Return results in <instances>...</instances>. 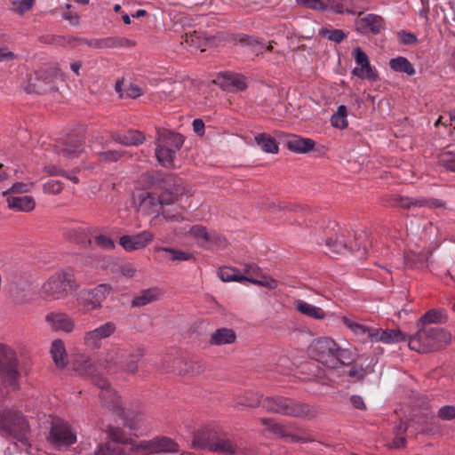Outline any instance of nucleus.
<instances>
[{"label":"nucleus","instance_id":"34","mask_svg":"<svg viewBox=\"0 0 455 455\" xmlns=\"http://www.w3.org/2000/svg\"><path fill=\"white\" fill-rule=\"evenodd\" d=\"M340 320L354 334L362 339L368 338L371 340V334H374V329H371L349 317L341 316Z\"/></svg>","mask_w":455,"mask_h":455},{"label":"nucleus","instance_id":"35","mask_svg":"<svg viewBox=\"0 0 455 455\" xmlns=\"http://www.w3.org/2000/svg\"><path fill=\"white\" fill-rule=\"evenodd\" d=\"M106 433L109 438L107 443H117L121 444H137L128 434L120 427L108 426Z\"/></svg>","mask_w":455,"mask_h":455},{"label":"nucleus","instance_id":"9","mask_svg":"<svg viewBox=\"0 0 455 455\" xmlns=\"http://www.w3.org/2000/svg\"><path fill=\"white\" fill-rule=\"evenodd\" d=\"M0 430L6 435L21 438L28 430L22 414L8 408H0Z\"/></svg>","mask_w":455,"mask_h":455},{"label":"nucleus","instance_id":"44","mask_svg":"<svg viewBox=\"0 0 455 455\" xmlns=\"http://www.w3.org/2000/svg\"><path fill=\"white\" fill-rule=\"evenodd\" d=\"M438 164L446 170L455 172V152L443 151L438 155Z\"/></svg>","mask_w":455,"mask_h":455},{"label":"nucleus","instance_id":"59","mask_svg":"<svg viewBox=\"0 0 455 455\" xmlns=\"http://www.w3.org/2000/svg\"><path fill=\"white\" fill-rule=\"evenodd\" d=\"M227 80L230 85H233L239 91L244 90L247 86L245 78L241 75H237V74L228 75Z\"/></svg>","mask_w":455,"mask_h":455},{"label":"nucleus","instance_id":"37","mask_svg":"<svg viewBox=\"0 0 455 455\" xmlns=\"http://www.w3.org/2000/svg\"><path fill=\"white\" fill-rule=\"evenodd\" d=\"M218 275L223 282H238L246 281V277L240 270L231 267H222L218 270Z\"/></svg>","mask_w":455,"mask_h":455},{"label":"nucleus","instance_id":"16","mask_svg":"<svg viewBox=\"0 0 455 455\" xmlns=\"http://www.w3.org/2000/svg\"><path fill=\"white\" fill-rule=\"evenodd\" d=\"M355 27L361 34L379 35L385 28V20L380 15L369 13L355 20Z\"/></svg>","mask_w":455,"mask_h":455},{"label":"nucleus","instance_id":"42","mask_svg":"<svg viewBox=\"0 0 455 455\" xmlns=\"http://www.w3.org/2000/svg\"><path fill=\"white\" fill-rule=\"evenodd\" d=\"M256 143L266 153L276 154L278 152V144L275 140L267 133H259L255 136Z\"/></svg>","mask_w":455,"mask_h":455},{"label":"nucleus","instance_id":"30","mask_svg":"<svg viewBox=\"0 0 455 455\" xmlns=\"http://www.w3.org/2000/svg\"><path fill=\"white\" fill-rule=\"evenodd\" d=\"M315 142L308 138H302L297 135H292L287 140V147L291 151L304 154L314 149Z\"/></svg>","mask_w":455,"mask_h":455},{"label":"nucleus","instance_id":"27","mask_svg":"<svg viewBox=\"0 0 455 455\" xmlns=\"http://www.w3.org/2000/svg\"><path fill=\"white\" fill-rule=\"evenodd\" d=\"M236 333L230 328H219L210 336L209 343L212 346H224L235 343Z\"/></svg>","mask_w":455,"mask_h":455},{"label":"nucleus","instance_id":"14","mask_svg":"<svg viewBox=\"0 0 455 455\" xmlns=\"http://www.w3.org/2000/svg\"><path fill=\"white\" fill-rule=\"evenodd\" d=\"M137 448L150 453H175L179 451L180 445L171 437L156 436L151 440L141 441Z\"/></svg>","mask_w":455,"mask_h":455},{"label":"nucleus","instance_id":"39","mask_svg":"<svg viewBox=\"0 0 455 455\" xmlns=\"http://www.w3.org/2000/svg\"><path fill=\"white\" fill-rule=\"evenodd\" d=\"M389 67L395 72L405 73L408 76H413L416 73L413 65L405 57L402 56L391 59Z\"/></svg>","mask_w":455,"mask_h":455},{"label":"nucleus","instance_id":"43","mask_svg":"<svg viewBox=\"0 0 455 455\" xmlns=\"http://www.w3.org/2000/svg\"><path fill=\"white\" fill-rule=\"evenodd\" d=\"M347 110L346 106L340 105L338 107L335 114L331 118V125L335 128L345 129L347 126Z\"/></svg>","mask_w":455,"mask_h":455},{"label":"nucleus","instance_id":"51","mask_svg":"<svg viewBox=\"0 0 455 455\" xmlns=\"http://www.w3.org/2000/svg\"><path fill=\"white\" fill-rule=\"evenodd\" d=\"M413 206L441 208V207H444V204L439 199L419 197V198H413Z\"/></svg>","mask_w":455,"mask_h":455},{"label":"nucleus","instance_id":"60","mask_svg":"<svg viewBox=\"0 0 455 455\" xmlns=\"http://www.w3.org/2000/svg\"><path fill=\"white\" fill-rule=\"evenodd\" d=\"M299 5L305 6L313 10H326L327 5L322 0H296Z\"/></svg>","mask_w":455,"mask_h":455},{"label":"nucleus","instance_id":"28","mask_svg":"<svg viewBox=\"0 0 455 455\" xmlns=\"http://www.w3.org/2000/svg\"><path fill=\"white\" fill-rule=\"evenodd\" d=\"M175 364L179 366H185L184 369H176L175 373L178 375H198L204 371L205 364L202 361L197 360H185L182 358L175 359Z\"/></svg>","mask_w":455,"mask_h":455},{"label":"nucleus","instance_id":"18","mask_svg":"<svg viewBox=\"0 0 455 455\" xmlns=\"http://www.w3.org/2000/svg\"><path fill=\"white\" fill-rule=\"evenodd\" d=\"M154 239V235L148 230H144L136 235H125L120 237L119 244L126 251L142 250L147 247Z\"/></svg>","mask_w":455,"mask_h":455},{"label":"nucleus","instance_id":"17","mask_svg":"<svg viewBox=\"0 0 455 455\" xmlns=\"http://www.w3.org/2000/svg\"><path fill=\"white\" fill-rule=\"evenodd\" d=\"M44 321L54 331L70 333L76 329L75 320L66 313L51 312L45 315Z\"/></svg>","mask_w":455,"mask_h":455},{"label":"nucleus","instance_id":"4","mask_svg":"<svg viewBox=\"0 0 455 455\" xmlns=\"http://www.w3.org/2000/svg\"><path fill=\"white\" fill-rule=\"evenodd\" d=\"M192 443L195 448L207 449L224 455H234L238 449L236 441L228 433L210 427L199 429Z\"/></svg>","mask_w":455,"mask_h":455},{"label":"nucleus","instance_id":"63","mask_svg":"<svg viewBox=\"0 0 455 455\" xmlns=\"http://www.w3.org/2000/svg\"><path fill=\"white\" fill-rule=\"evenodd\" d=\"M34 1L35 0H21L14 2L12 10L22 14L32 8Z\"/></svg>","mask_w":455,"mask_h":455},{"label":"nucleus","instance_id":"36","mask_svg":"<svg viewBox=\"0 0 455 455\" xmlns=\"http://www.w3.org/2000/svg\"><path fill=\"white\" fill-rule=\"evenodd\" d=\"M90 228L86 227L73 228L66 232V237L80 244H90L91 239L89 238Z\"/></svg>","mask_w":455,"mask_h":455},{"label":"nucleus","instance_id":"61","mask_svg":"<svg viewBox=\"0 0 455 455\" xmlns=\"http://www.w3.org/2000/svg\"><path fill=\"white\" fill-rule=\"evenodd\" d=\"M438 417L443 420L455 419V405L443 406L438 411Z\"/></svg>","mask_w":455,"mask_h":455},{"label":"nucleus","instance_id":"54","mask_svg":"<svg viewBox=\"0 0 455 455\" xmlns=\"http://www.w3.org/2000/svg\"><path fill=\"white\" fill-rule=\"evenodd\" d=\"M189 233L193 237L203 240V243H200L201 246L207 243L211 234L205 227L199 225L191 227Z\"/></svg>","mask_w":455,"mask_h":455},{"label":"nucleus","instance_id":"10","mask_svg":"<svg viewBox=\"0 0 455 455\" xmlns=\"http://www.w3.org/2000/svg\"><path fill=\"white\" fill-rule=\"evenodd\" d=\"M16 351L10 346L0 343V376L8 385H15L20 373Z\"/></svg>","mask_w":455,"mask_h":455},{"label":"nucleus","instance_id":"8","mask_svg":"<svg viewBox=\"0 0 455 455\" xmlns=\"http://www.w3.org/2000/svg\"><path fill=\"white\" fill-rule=\"evenodd\" d=\"M76 287L73 274L61 270L52 274L42 284L39 294L44 300L52 301L64 299Z\"/></svg>","mask_w":455,"mask_h":455},{"label":"nucleus","instance_id":"3","mask_svg":"<svg viewBox=\"0 0 455 455\" xmlns=\"http://www.w3.org/2000/svg\"><path fill=\"white\" fill-rule=\"evenodd\" d=\"M143 356L141 346L112 347L101 354L100 365L110 374L121 371L135 374L139 370L138 363Z\"/></svg>","mask_w":455,"mask_h":455},{"label":"nucleus","instance_id":"64","mask_svg":"<svg viewBox=\"0 0 455 455\" xmlns=\"http://www.w3.org/2000/svg\"><path fill=\"white\" fill-rule=\"evenodd\" d=\"M397 37L403 44H412L417 42V36L414 34L403 30L397 33Z\"/></svg>","mask_w":455,"mask_h":455},{"label":"nucleus","instance_id":"62","mask_svg":"<svg viewBox=\"0 0 455 455\" xmlns=\"http://www.w3.org/2000/svg\"><path fill=\"white\" fill-rule=\"evenodd\" d=\"M243 275L246 277L259 278L261 275V269L254 263H246L243 267Z\"/></svg>","mask_w":455,"mask_h":455},{"label":"nucleus","instance_id":"20","mask_svg":"<svg viewBox=\"0 0 455 455\" xmlns=\"http://www.w3.org/2000/svg\"><path fill=\"white\" fill-rule=\"evenodd\" d=\"M352 56L358 67L352 70V74L361 79H375L376 74L371 67L367 54L360 48L356 47L352 52Z\"/></svg>","mask_w":455,"mask_h":455},{"label":"nucleus","instance_id":"50","mask_svg":"<svg viewBox=\"0 0 455 455\" xmlns=\"http://www.w3.org/2000/svg\"><path fill=\"white\" fill-rule=\"evenodd\" d=\"M34 186L33 182L24 183V182H15L12 186L3 192L4 196H8V195H16V194H24L30 191L31 188Z\"/></svg>","mask_w":455,"mask_h":455},{"label":"nucleus","instance_id":"58","mask_svg":"<svg viewBox=\"0 0 455 455\" xmlns=\"http://www.w3.org/2000/svg\"><path fill=\"white\" fill-rule=\"evenodd\" d=\"M420 322L423 324L442 323V313L438 310H429L421 316Z\"/></svg>","mask_w":455,"mask_h":455},{"label":"nucleus","instance_id":"26","mask_svg":"<svg viewBox=\"0 0 455 455\" xmlns=\"http://www.w3.org/2000/svg\"><path fill=\"white\" fill-rule=\"evenodd\" d=\"M156 143L162 145V147L178 151L184 143V138L180 133L167 130H159L157 131Z\"/></svg>","mask_w":455,"mask_h":455},{"label":"nucleus","instance_id":"12","mask_svg":"<svg viewBox=\"0 0 455 455\" xmlns=\"http://www.w3.org/2000/svg\"><path fill=\"white\" fill-rule=\"evenodd\" d=\"M111 290L109 284L102 283L92 290L83 291L79 295L78 303L87 312L99 309L110 294Z\"/></svg>","mask_w":455,"mask_h":455},{"label":"nucleus","instance_id":"23","mask_svg":"<svg viewBox=\"0 0 455 455\" xmlns=\"http://www.w3.org/2000/svg\"><path fill=\"white\" fill-rule=\"evenodd\" d=\"M88 45L96 49L129 48L134 46L135 43L123 36H109L92 40Z\"/></svg>","mask_w":455,"mask_h":455},{"label":"nucleus","instance_id":"25","mask_svg":"<svg viewBox=\"0 0 455 455\" xmlns=\"http://www.w3.org/2000/svg\"><path fill=\"white\" fill-rule=\"evenodd\" d=\"M404 340H406V335L399 329H374V334H371L372 342L393 344Z\"/></svg>","mask_w":455,"mask_h":455},{"label":"nucleus","instance_id":"57","mask_svg":"<svg viewBox=\"0 0 455 455\" xmlns=\"http://www.w3.org/2000/svg\"><path fill=\"white\" fill-rule=\"evenodd\" d=\"M63 189V184L59 180H51L43 185V191L45 194L57 195Z\"/></svg>","mask_w":455,"mask_h":455},{"label":"nucleus","instance_id":"5","mask_svg":"<svg viewBox=\"0 0 455 455\" xmlns=\"http://www.w3.org/2000/svg\"><path fill=\"white\" fill-rule=\"evenodd\" d=\"M309 353L312 358L331 368L347 364L351 360L350 351L340 347L329 337L314 339L309 347Z\"/></svg>","mask_w":455,"mask_h":455},{"label":"nucleus","instance_id":"6","mask_svg":"<svg viewBox=\"0 0 455 455\" xmlns=\"http://www.w3.org/2000/svg\"><path fill=\"white\" fill-rule=\"evenodd\" d=\"M451 341V334L443 328L424 326L409 339V347L419 353L442 348Z\"/></svg>","mask_w":455,"mask_h":455},{"label":"nucleus","instance_id":"21","mask_svg":"<svg viewBox=\"0 0 455 455\" xmlns=\"http://www.w3.org/2000/svg\"><path fill=\"white\" fill-rule=\"evenodd\" d=\"M84 138L82 135H71L58 147V154L72 159L84 152Z\"/></svg>","mask_w":455,"mask_h":455},{"label":"nucleus","instance_id":"49","mask_svg":"<svg viewBox=\"0 0 455 455\" xmlns=\"http://www.w3.org/2000/svg\"><path fill=\"white\" fill-rule=\"evenodd\" d=\"M158 250L169 252L172 255V260L189 261L195 259V257L192 253L183 251L180 250H175L169 247H161Z\"/></svg>","mask_w":455,"mask_h":455},{"label":"nucleus","instance_id":"24","mask_svg":"<svg viewBox=\"0 0 455 455\" xmlns=\"http://www.w3.org/2000/svg\"><path fill=\"white\" fill-rule=\"evenodd\" d=\"M5 197L7 207L13 212H29L36 208V200L31 196L8 195Z\"/></svg>","mask_w":455,"mask_h":455},{"label":"nucleus","instance_id":"1","mask_svg":"<svg viewBox=\"0 0 455 455\" xmlns=\"http://www.w3.org/2000/svg\"><path fill=\"white\" fill-rule=\"evenodd\" d=\"M151 191L143 190L133 198L137 212L143 215H163L167 221H180L184 218L181 213H171L164 210L165 205L172 204L184 188L175 183L172 176H165L153 184Z\"/></svg>","mask_w":455,"mask_h":455},{"label":"nucleus","instance_id":"52","mask_svg":"<svg viewBox=\"0 0 455 455\" xmlns=\"http://www.w3.org/2000/svg\"><path fill=\"white\" fill-rule=\"evenodd\" d=\"M124 151L106 150L98 153L99 160L104 163L117 162L124 156Z\"/></svg>","mask_w":455,"mask_h":455},{"label":"nucleus","instance_id":"48","mask_svg":"<svg viewBox=\"0 0 455 455\" xmlns=\"http://www.w3.org/2000/svg\"><path fill=\"white\" fill-rule=\"evenodd\" d=\"M319 35L337 44L340 43L347 37V35L341 29L321 28L319 30Z\"/></svg>","mask_w":455,"mask_h":455},{"label":"nucleus","instance_id":"53","mask_svg":"<svg viewBox=\"0 0 455 455\" xmlns=\"http://www.w3.org/2000/svg\"><path fill=\"white\" fill-rule=\"evenodd\" d=\"M119 272L122 276L128 279L136 278L140 274V271L137 268V267L131 262H125L120 265Z\"/></svg>","mask_w":455,"mask_h":455},{"label":"nucleus","instance_id":"22","mask_svg":"<svg viewBox=\"0 0 455 455\" xmlns=\"http://www.w3.org/2000/svg\"><path fill=\"white\" fill-rule=\"evenodd\" d=\"M138 444H121L117 443H105L94 451V455H135L141 448Z\"/></svg>","mask_w":455,"mask_h":455},{"label":"nucleus","instance_id":"47","mask_svg":"<svg viewBox=\"0 0 455 455\" xmlns=\"http://www.w3.org/2000/svg\"><path fill=\"white\" fill-rule=\"evenodd\" d=\"M227 245V239L214 231L211 232L207 243L202 244V246L205 248L215 247L217 249H225Z\"/></svg>","mask_w":455,"mask_h":455},{"label":"nucleus","instance_id":"56","mask_svg":"<svg viewBox=\"0 0 455 455\" xmlns=\"http://www.w3.org/2000/svg\"><path fill=\"white\" fill-rule=\"evenodd\" d=\"M94 242L97 246L103 250H113L115 248V242L108 236L97 234L94 235Z\"/></svg>","mask_w":455,"mask_h":455},{"label":"nucleus","instance_id":"7","mask_svg":"<svg viewBox=\"0 0 455 455\" xmlns=\"http://www.w3.org/2000/svg\"><path fill=\"white\" fill-rule=\"evenodd\" d=\"M262 407L268 412L285 416L313 419L316 417L317 409L310 404L297 402L287 397L275 396L262 399Z\"/></svg>","mask_w":455,"mask_h":455},{"label":"nucleus","instance_id":"38","mask_svg":"<svg viewBox=\"0 0 455 455\" xmlns=\"http://www.w3.org/2000/svg\"><path fill=\"white\" fill-rule=\"evenodd\" d=\"M331 4V9L337 13H350V14H362V12H357V6L355 0H328Z\"/></svg>","mask_w":455,"mask_h":455},{"label":"nucleus","instance_id":"41","mask_svg":"<svg viewBox=\"0 0 455 455\" xmlns=\"http://www.w3.org/2000/svg\"><path fill=\"white\" fill-rule=\"evenodd\" d=\"M176 150L162 147L156 143V157L157 161L164 167H171L173 164Z\"/></svg>","mask_w":455,"mask_h":455},{"label":"nucleus","instance_id":"2","mask_svg":"<svg viewBox=\"0 0 455 455\" xmlns=\"http://www.w3.org/2000/svg\"><path fill=\"white\" fill-rule=\"evenodd\" d=\"M73 369L80 375L90 377L93 384L101 389L100 399L103 406L123 419L125 427L130 429L139 428L142 414L137 413L130 418L121 397L111 387L108 380L97 373V367L89 355L84 354L77 355L73 361Z\"/></svg>","mask_w":455,"mask_h":455},{"label":"nucleus","instance_id":"32","mask_svg":"<svg viewBox=\"0 0 455 455\" xmlns=\"http://www.w3.org/2000/svg\"><path fill=\"white\" fill-rule=\"evenodd\" d=\"M51 355L57 367L64 368L68 363L67 352L61 339H54L51 346Z\"/></svg>","mask_w":455,"mask_h":455},{"label":"nucleus","instance_id":"19","mask_svg":"<svg viewBox=\"0 0 455 455\" xmlns=\"http://www.w3.org/2000/svg\"><path fill=\"white\" fill-rule=\"evenodd\" d=\"M56 88L55 77L52 72H36L28 83V90L38 94L53 92Z\"/></svg>","mask_w":455,"mask_h":455},{"label":"nucleus","instance_id":"46","mask_svg":"<svg viewBox=\"0 0 455 455\" xmlns=\"http://www.w3.org/2000/svg\"><path fill=\"white\" fill-rule=\"evenodd\" d=\"M260 422L262 425L266 426L267 429L271 433L281 437L288 436V433L286 432L285 427L283 425L275 422L273 419H261Z\"/></svg>","mask_w":455,"mask_h":455},{"label":"nucleus","instance_id":"29","mask_svg":"<svg viewBox=\"0 0 455 455\" xmlns=\"http://www.w3.org/2000/svg\"><path fill=\"white\" fill-rule=\"evenodd\" d=\"M111 138L124 146H137L145 141L143 133L136 130H131L124 134L115 132L111 134Z\"/></svg>","mask_w":455,"mask_h":455},{"label":"nucleus","instance_id":"45","mask_svg":"<svg viewBox=\"0 0 455 455\" xmlns=\"http://www.w3.org/2000/svg\"><path fill=\"white\" fill-rule=\"evenodd\" d=\"M247 282L266 287L270 290H275L277 288V281L269 275H263L262 273L259 278L248 277Z\"/></svg>","mask_w":455,"mask_h":455},{"label":"nucleus","instance_id":"40","mask_svg":"<svg viewBox=\"0 0 455 455\" xmlns=\"http://www.w3.org/2000/svg\"><path fill=\"white\" fill-rule=\"evenodd\" d=\"M430 256V252L420 251L419 253L410 252L404 257V263L410 268L423 267Z\"/></svg>","mask_w":455,"mask_h":455},{"label":"nucleus","instance_id":"55","mask_svg":"<svg viewBox=\"0 0 455 455\" xmlns=\"http://www.w3.org/2000/svg\"><path fill=\"white\" fill-rule=\"evenodd\" d=\"M265 398L263 395H260L256 393L249 392L245 395V401L239 402L238 404L245 405L251 408H256L258 406L262 407V399Z\"/></svg>","mask_w":455,"mask_h":455},{"label":"nucleus","instance_id":"11","mask_svg":"<svg viewBox=\"0 0 455 455\" xmlns=\"http://www.w3.org/2000/svg\"><path fill=\"white\" fill-rule=\"evenodd\" d=\"M116 323L108 321L100 326L84 332L83 344L90 350H99L102 347L103 339H108L116 332Z\"/></svg>","mask_w":455,"mask_h":455},{"label":"nucleus","instance_id":"13","mask_svg":"<svg viewBox=\"0 0 455 455\" xmlns=\"http://www.w3.org/2000/svg\"><path fill=\"white\" fill-rule=\"evenodd\" d=\"M76 439V431L65 421L53 423L48 436V441L58 448L70 446Z\"/></svg>","mask_w":455,"mask_h":455},{"label":"nucleus","instance_id":"33","mask_svg":"<svg viewBox=\"0 0 455 455\" xmlns=\"http://www.w3.org/2000/svg\"><path fill=\"white\" fill-rule=\"evenodd\" d=\"M295 308L301 314L316 320H322L325 317V312L318 307L309 304L302 299H297L294 302Z\"/></svg>","mask_w":455,"mask_h":455},{"label":"nucleus","instance_id":"15","mask_svg":"<svg viewBox=\"0 0 455 455\" xmlns=\"http://www.w3.org/2000/svg\"><path fill=\"white\" fill-rule=\"evenodd\" d=\"M326 246L329 248V251L334 254H343L347 251H360L361 250V256L367 254L366 243H363L362 246L361 243H357V241H355V243H347L343 234H336L333 237H329L326 240Z\"/></svg>","mask_w":455,"mask_h":455},{"label":"nucleus","instance_id":"31","mask_svg":"<svg viewBox=\"0 0 455 455\" xmlns=\"http://www.w3.org/2000/svg\"><path fill=\"white\" fill-rule=\"evenodd\" d=\"M162 296V291L157 287L143 290L132 300V307H143L157 300Z\"/></svg>","mask_w":455,"mask_h":455}]
</instances>
